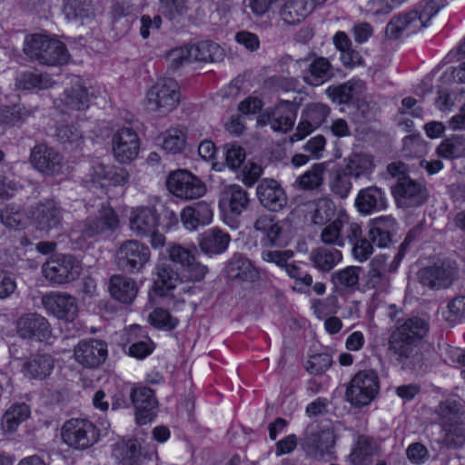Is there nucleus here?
I'll return each instance as SVG.
<instances>
[{
	"label": "nucleus",
	"mask_w": 465,
	"mask_h": 465,
	"mask_svg": "<svg viewBox=\"0 0 465 465\" xmlns=\"http://www.w3.org/2000/svg\"><path fill=\"white\" fill-rule=\"evenodd\" d=\"M169 260L178 266L179 272H174L169 266L159 262L155 268V279L153 281V292L159 296H172L173 291L179 289L185 291L181 286L186 282L202 281L208 270L196 261L192 252L180 244H169L166 249Z\"/></svg>",
	"instance_id": "1"
},
{
	"label": "nucleus",
	"mask_w": 465,
	"mask_h": 465,
	"mask_svg": "<svg viewBox=\"0 0 465 465\" xmlns=\"http://www.w3.org/2000/svg\"><path fill=\"white\" fill-rule=\"evenodd\" d=\"M428 331L426 318H409L391 334L390 349L398 355L400 361L410 360V364L412 365V358L417 354V345Z\"/></svg>",
	"instance_id": "2"
},
{
	"label": "nucleus",
	"mask_w": 465,
	"mask_h": 465,
	"mask_svg": "<svg viewBox=\"0 0 465 465\" xmlns=\"http://www.w3.org/2000/svg\"><path fill=\"white\" fill-rule=\"evenodd\" d=\"M24 52L32 59L46 65H61L69 60L64 45L58 39L44 34L26 35L24 40Z\"/></svg>",
	"instance_id": "3"
},
{
	"label": "nucleus",
	"mask_w": 465,
	"mask_h": 465,
	"mask_svg": "<svg viewBox=\"0 0 465 465\" xmlns=\"http://www.w3.org/2000/svg\"><path fill=\"white\" fill-rule=\"evenodd\" d=\"M180 101L178 83L172 78L158 79L146 92L145 102L148 109L161 116L174 110Z\"/></svg>",
	"instance_id": "4"
},
{
	"label": "nucleus",
	"mask_w": 465,
	"mask_h": 465,
	"mask_svg": "<svg viewBox=\"0 0 465 465\" xmlns=\"http://www.w3.org/2000/svg\"><path fill=\"white\" fill-rule=\"evenodd\" d=\"M120 224V218L109 204L101 203L97 204V210L90 214L81 229V236L75 233L71 234L72 240H83L86 242L89 239L96 240L114 232Z\"/></svg>",
	"instance_id": "5"
},
{
	"label": "nucleus",
	"mask_w": 465,
	"mask_h": 465,
	"mask_svg": "<svg viewBox=\"0 0 465 465\" xmlns=\"http://www.w3.org/2000/svg\"><path fill=\"white\" fill-rule=\"evenodd\" d=\"M388 172L392 177L397 178L392 193L399 206L411 207L422 203L426 198L425 190L423 186L406 176L407 168L403 163H391Z\"/></svg>",
	"instance_id": "6"
},
{
	"label": "nucleus",
	"mask_w": 465,
	"mask_h": 465,
	"mask_svg": "<svg viewBox=\"0 0 465 465\" xmlns=\"http://www.w3.org/2000/svg\"><path fill=\"white\" fill-rule=\"evenodd\" d=\"M129 175L125 170L106 166L99 161H94L84 183L90 188H101L109 198H114L118 193H114L112 188H119L120 193L123 194V187L127 183Z\"/></svg>",
	"instance_id": "7"
},
{
	"label": "nucleus",
	"mask_w": 465,
	"mask_h": 465,
	"mask_svg": "<svg viewBox=\"0 0 465 465\" xmlns=\"http://www.w3.org/2000/svg\"><path fill=\"white\" fill-rule=\"evenodd\" d=\"M62 96L54 101V107L62 114H72L74 112L84 111L89 107V92L85 82L78 75L67 77Z\"/></svg>",
	"instance_id": "8"
},
{
	"label": "nucleus",
	"mask_w": 465,
	"mask_h": 465,
	"mask_svg": "<svg viewBox=\"0 0 465 465\" xmlns=\"http://www.w3.org/2000/svg\"><path fill=\"white\" fill-rule=\"evenodd\" d=\"M361 233V226L352 222L343 207L338 208L337 217L326 223L321 238L324 243L342 247L345 240H356Z\"/></svg>",
	"instance_id": "9"
},
{
	"label": "nucleus",
	"mask_w": 465,
	"mask_h": 465,
	"mask_svg": "<svg viewBox=\"0 0 465 465\" xmlns=\"http://www.w3.org/2000/svg\"><path fill=\"white\" fill-rule=\"evenodd\" d=\"M149 247L138 240H127L120 244L115 261L120 269L129 273H140L150 262Z\"/></svg>",
	"instance_id": "10"
},
{
	"label": "nucleus",
	"mask_w": 465,
	"mask_h": 465,
	"mask_svg": "<svg viewBox=\"0 0 465 465\" xmlns=\"http://www.w3.org/2000/svg\"><path fill=\"white\" fill-rule=\"evenodd\" d=\"M440 428L444 433L440 441L454 447L465 442V430L460 421V407L456 401H448L440 405Z\"/></svg>",
	"instance_id": "11"
},
{
	"label": "nucleus",
	"mask_w": 465,
	"mask_h": 465,
	"mask_svg": "<svg viewBox=\"0 0 465 465\" xmlns=\"http://www.w3.org/2000/svg\"><path fill=\"white\" fill-rule=\"evenodd\" d=\"M166 187L173 195L183 200L198 199L206 193L205 183L184 169L171 172L166 179Z\"/></svg>",
	"instance_id": "12"
},
{
	"label": "nucleus",
	"mask_w": 465,
	"mask_h": 465,
	"mask_svg": "<svg viewBox=\"0 0 465 465\" xmlns=\"http://www.w3.org/2000/svg\"><path fill=\"white\" fill-rule=\"evenodd\" d=\"M249 196L245 190L238 184H229L223 188L218 207L223 221L229 226L234 225V220L240 216L249 205Z\"/></svg>",
	"instance_id": "13"
},
{
	"label": "nucleus",
	"mask_w": 465,
	"mask_h": 465,
	"mask_svg": "<svg viewBox=\"0 0 465 465\" xmlns=\"http://www.w3.org/2000/svg\"><path fill=\"white\" fill-rule=\"evenodd\" d=\"M254 229L263 248L285 247L292 239L288 224L268 215L258 218Z\"/></svg>",
	"instance_id": "14"
},
{
	"label": "nucleus",
	"mask_w": 465,
	"mask_h": 465,
	"mask_svg": "<svg viewBox=\"0 0 465 465\" xmlns=\"http://www.w3.org/2000/svg\"><path fill=\"white\" fill-rule=\"evenodd\" d=\"M62 439L72 448L84 450L98 440V434L91 421L84 419H72L64 424Z\"/></svg>",
	"instance_id": "15"
},
{
	"label": "nucleus",
	"mask_w": 465,
	"mask_h": 465,
	"mask_svg": "<svg viewBox=\"0 0 465 465\" xmlns=\"http://www.w3.org/2000/svg\"><path fill=\"white\" fill-rule=\"evenodd\" d=\"M378 391L376 374L372 371H360L351 379L346 390V399L354 406H365L372 401Z\"/></svg>",
	"instance_id": "16"
},
{
	"label": "nucleus",
	"mask_w": 465,
	"mask_h": 465,
	"mask_svg": "<svg viewBox=\"0 0 465 465\" xmlns=\"http://www.w3.org/2000/svg\"><path fill=\"white\" fill-rule=\"evenodd\" d=\"M46 280L54 283L74 281L80 274V263L71 255L59 254L50 258L42 268Z\"/></svg>",
	"instance_id": "17"
},
{
	"label": "nucleus",
	"mask_w": 465,
	"mask_h": 465,
	"mask_svg": "<svg viewBox=\"0 0 465 465\" xmlns=\"http://www.w3.org/2000/svg\"><path fill=\"white\" fill-rule=\"evenodd\" d=\"M124 215L128 219L129 229L137 236H148L159 226V215L153 204L126 207Z\"/></svg>",
	"instance_id": "18"
},
{
	"label": "nucleus",
	"mask_w": 465,
	"mask_h": 465,
	"mask_svg": "<svg viewBox=\"0 0 465 465\" xmlns=\"http://www.w3.org/2000/svg\"><path fill=\"white\" fill-rule=\"evenodd\" d=\"M290 67L294 72L299 70L303 80L312 86L322 85L331 75V64L323 57L308 58L299 61L290 59Z\"/></svg>",
	"instance_id": "19"
},
{
	"label": "nucleus",
	"mask_w": 465,
	"mask_h": 465,
	"mask_svg": "<svg viewBox=\"0 0 465 465\" xmlns=\"http://www.w3.org/2000/svg\"><path fill=\"white\" fill-rule=\"evenodd\" d=\"M112 151L114 159L121 163L133 162L140 152V139L131 128L118 130L112 138Z\"/></svg>",
	"instance_id": "20"
},
{
	"label": "nucleus",
	"mask_w": 465,
	"mask_h": 465,
	"mask_svg": "<svg viewBox=\"0 0 465 465\" xmlns=\"http://www.w3.org/2000/svg\"><path fill=\"white\" fill-rule=\"evenodd\" d=\"M297 114V104L290 101H282L272 113L265 112L257 119V124H270L275 132L286 133L292 129Z\"/></svg>",
	"instance_id": "21"
},
{
	"label": "nucleus",
	"mask_w": 465,
	"mask_h": 465,
	"mask_svg": "<svg viewBox=\"0 0 465 465\" xmlns=\"http://www.w3.org/2000/svg\"><path fill=\"white\" fill-rule=\"evenodd\" d=\"M107 355V344L96 339L81 341L74 350V360L86 368L100 366L105 361Z\"/></svg>",
	"instance_id": "22"
},
{
	"label": "nucleus",
	"mask_w": 465,
	"mask_h": 465,
	"mask_svg": "<svg viewBox=\"0 0 465 465\" xmlns=\"http://www.w3.org/2000/svg\"><path fill=\"white\" fill-rule=\"evenodd\" d=\"M330 114V109L323 104H310L304 108L296 132L291 136V142L302 140L320 127Z\"/></svg>",
	"instance_id": "23"
},
{
	"label": "nucleus",
	"mask_w": 465,
	"mask_h": 465,
	"mask_svg": "<svg viewBox=\"0 0 465 465\" xmlns=\"http://www.w3.org/2000/svg\"><path fill=\"white\" fill-rule=\"evenodd\" d=\"M42 303L48 313L67 322L74 321L78 314L74 297L64 292H50L43 296Z\"/></svg>",
	"instance_id": "24"
},
{
	"label": "nucleus",
	"mask_w": 465,
	"mask_h": 465,
	"mask_svg": "<svg viewBox=\"0 0 465 465\" xmlns=\"http://www.w3.org/2000/svg\"><path fill=\"white\" fill-rule=\"evenodd\" d=\"M30 163L36 171L46 175H56L62 173L64 168L60 154L43 143L32 149Z\"/></svg>",
	"instance_id": "25"
},
{
	"label": "nucleus",
	"mask_w": 465,
	"mask_h": 465,
	"mask_svg": "<svg viewBox=\"0 0 465 465\" xmlns=\"http://www.w3.org/2000/svg\"><path fill=\"white\" fill-rule=\"evenodd\" d=\"M16 332L23 339L48 341L51 331L48 322L36 313L22 315L15 322Z\"/></svg>",
	"instance_id": "26"
},
{
	"label": "nucleus",
	"mask_w": 465,
	"mask_h": 465,
	"mask_svg": "<svg viewBox=\"0 0 465 465\" xmlns=\"http://www.w3.org/2000/svg\"><path fill=\"white\" fill-rule=\"evenodd\" d=\"M456 268L450 261L434 263L420 272V282L430 288L440 289L449 287L454 279Z\"/></svg>",
	"instance_id": "27"
},
{
	"label": "nucleus",
	"mask_w": 465,
	"mask_h": 465,
	"mask_svg": "<svg viewBox=\"0 0 465 465\" xmlns=\"http://www.w3.org/2000/svg\"><path fill=\"white\" fill-rule=\"evenodd\" d=\"M131 399L135 410L136 420L139 424H146L156 416L157 401L153 391L145 387L133 390Z\"/></svg>",
	"instance_id": "28"
},
{
	"label": "nucleus",
	"mask_w": 465,
	"mask_h": 465,
	"mask_svg": "<svg viewBox=\"0 0 465 465\" xmlns=\"http://www.w3.org/2000/svg\"><path fill=\"white\" fill-rule=\"evenodd\" d=\"M257 196L262 205L272 212L282 210L287 203L285 192L272 179H264L259 183Z\"/></svg>",
	"instance_id": "29"
},
{
	"label": "nucleus",
	"mask_w": 465,
	"mask_h": 465,
	"mask_svg": "<svg viewBox=\"0 0 465 465\" xmlns=\"http://www.w3.org/2000/svg\"><path fill=\"white\" fill-rule=\"evenodd\" d=\"M180 217L183 226L192 232L210 224L213 219V212L209 203L200 202L184 207Z\"/></svg>",
	"instance_id": "30"
},
{
	"label": "nucleus",
	"mask_w": 465,
	"mask_h": 465,
	"mask_svg": "<svg viewBox=\"0 0 465 465\" xmlns=\"http://www.w3.org/2000/svg\"><path fill=\"white\" fill-rule=\"evenodd\" d=\"M354 205L359 213L369 215L374 212L385 210L387 208V200L381 189L376 186H370L359 191Z\"/></svg>",
	"instance_id": "31"
},
{
	"label": "nucleus",
	"mask_w": 465,
	"mask_h": 465,
	"mask_svg": "<svg viewBox=\"0 0 465 465\" xmlns=\"http://www.w3.org/2000/svg\"><path fill=\"white\" fill-rule=\"evenodd\" d=\"M109 292L111 296L123 304H132L139 292L135 280L124 275H114L110 279Z\"/></svg>",
	"instance_id": "32"
},
{
	"label": "nucleus",
	"mask_w": 465,
	"mask_h": 465,
	"mask_svg": "<svg viewBox=\"0 0 465 465\" xmlns=\"http://www.w3.org/2000/svg\"><path fill=\"white\" fill-rule=\"evenodd\" d=\"M231 242L230 235L219 228H211L199 236V247L208 255H217L224 252Z\"/></svg>",
	"instance_id": "33"
},
{
	"label": "nucleus",
	"mask_w": 465,
	"mask_h": 465,
	"mask_svg": "<svg viewBox=\"0 0 465 465\" xmlns=\"http://www.w3.org/2000/svg\"><path fill=\"white\" fill-rule=\"evenodd\" d=\"M424 27L419 17L418 11L412 10L394 17L386 27V34L391 38L401 35H411Z\"/></svg>",
	"instance_id": "34"
},
{
	"label": "nucleus",
	"mask_w": 465,
	"mask_h": 465,
	"mask_svg": "<svg viewBox=\"0 0 465 465\" xmlns=\"http://www.w3.org/2000/svg\"><path fill=\"white\" fill-rule=\"evenodd\" d=\"M61 210L53 201L41 204L33 213V221L36 228L45 233L57 229L61 224Z\"/></svg>",
	"instance_id": "35"
},
{
	"label": "nucleus",
	"mask_w": 465,
	"mask_h": 465,
	"mask_svg": "<svg viewBox=\"0 0 465 465\" xmlns=\"http://www.w3.org/2000/svg\"><path fill=\"white\" fill-rule=\"evenodd\" d=\"M375 167L373 157L366 153H352L344 159V173L355 179L369 177Z\"/></svg>",
	"instance_id": "36"
},
{
	"label": "nucleus",
	"mask_w": 465,
	"mask_h": 465,
	"mask_svg": "<svg viewBox=\"0 0 465 465\" xmlns=\"http://www.w3.org/2000/svg\"><path fill=\"white\" fill-rule=\"evenodd\" d=\"M157 144L167 153H182L187 145L186 131L181 126L171 127L161 133Z\"/></svg>",
	"instance_id": "37"
},
{
	"label": "nucleus",
	"mask_w": 465,
	"mask_h": 465,
	"mask_svg": "<svg viewBox=\"0 0 465 465\" xmlns=\"http://www.w3.org/2000/svg\"><path fill=\"white\" fill-rule=\"evenodd\" d=\"M54 368V360L47 354L32 356L23 365L25 377L35 380H44L50 376Z\"/></svg>",
	"instance_id": "38"
},
{
	"label": "nucleus",
	"mask_w": 465,
	"mask_h": 465,
	"mask_svg": "<svg viewBox=\"0 0 465 465\" xmlns=\"http://www.w3.org/2000/svg\"><path fill=\"white\" fill-rule=\"evenodd\" d=\"M128 341L132 342L128 349L131 357L142 360L150 355L153 351V344L151 340L144 335L143 329L139 325H132L127 331Z\"/></svg>",
	"instance_id": "39"
},
{
	"label": "nucleus",
	"mask_w": 465,
	"mask_h": 465,
	"mask_svg": "<svg viewBox=\"0 0 465 465\" xmlns=\"http://www.w3.org/2000/svg\"><path fill=\"white\" fill-rule=\"evenodd\" d=\"M364 89L361 80H351L343 84L329 86L325 93L334 103L346 104L356 98Z\"/></svg>",
	"instance_id": "40"
},
{
	"label": "nucleus",
	"mask_w": 465,
	"mask_h": 465,
	"mask_svg": "<svg viewBox=\"0 0 465 465\" xmlns=\"http://www.w3.org/2000/svg\"><path fill=\"white\" fill-rule=\"evenodd\" d=\"M312 2L307 0H291L282 8L280 15L288 25L303 21L313 10Z\"/></svg>",
	"instance_id": "41"
},
{
	"label": "nucleus",
	"mask_w": 465,
	"mask_h": 465,
	"mask_svg": "<svg viewBox=\"0 0 465 465\" xmlns=\"http://www.w3.org/2000/svg\"><path fill=\"white\" fill-rule=\"evenodd\" d=\"M30 413L29 406L25 403L12 404L2 417L1 429L6 433L15 431L29 418Z\"/></svg>",
	"instance_id": "42"
},
{
	"label": "nucleus",
	"mask_w": 465,
	"mask_h": 465,
	"mask_svg": "<svg viewBox=\"0 0 465 465\" xmlns=\"http://www.w3.org/2000/svg\"><path fill=\"white\" fill-rule=\"evenodd\" d=\"M393 226L394 221L388 217L375 219L370 227V240L378 247H386L391 242V231Z\"/></svg>",
	"instance_id": "43"
},
{
	"label": "nucleus",
	"mask_w": 465,
	"mask_h": 465,
	"mask_svg": "<svg viewBox=\"0 0 465 465\" xmlns=\"http://www.w3.org/2000/svg\"><path fill=\"white\" fill-rule=\"evenodd\" d=\"M228 277L242 281L252 282L258 278V272L251 261L242 256H234L227 267Z\"/></svg>",
	"instance_id": "44"
},
{
	"label": "nucleus",
	"mask_w": 465,
	"mask_h": 465,
	"mask_svg": "<svg viewBox=\"0 0 465 465\" xmlns=\"http://www.w3.org/2000/svg\"><path fill=\"white\" fill-rule=\"evenodd\" d=\"M193 63L219 62L224 57L223 49L213 42H202L190 45Z\"/></svg>",
	"instance_id": "45"
},
{
	"label": "nucleus",
	"mask_w": 465,
	"mask_h": 465,
	"mask_svg": "<svg viewBox=\"0 0 465 465\" xmlns=\"http://www.w3.org/2000/svg\"><path fill=\"white\" fill-rule=\"evenodd\" d=\"M339 207L330 199H320L313 204V210L311 213L312 222L318 225L328 223L337 217Z\"/></svg>",
	"instance_id": "46"
},
{
	"label": "nucleus",
	"mask_w": 465,
	"mask_h": 465,
	"mask_svg": "<svg viewBox=\"0 0 465 465\" xmlns=\"http://www.w3.org/2000/svg\"><path fill=\"white\" fill-rule=\"evenodd\" d=\"M311 260L321 271H330L342 260V254L339 250L319 248L311 252Z\"/></svg>",
	"instance_id": "47"
},
{
	"label": "nucleus",
	"mask_w": 465,
	"mask_h": 465,
	"mask_svg": "<svg viewBox=\"0 0 465 465\" xmlns=\"http://www.w3.org/2000/svg\"><path fill=\"white\" fill-rule=\"evenodd\" d=\"M326 170V163L313 164L308 171L297 178L296 183L298 187L304 190L318 188L323 183Z\"/></svg>",
	"instance_id": "48"
},
{
	"label": "nucleus",
	"mask_w": 465,
	"mask_h": 465,
	"mask_svg": "<svg viewBox=\"0 0 465 465\" xmlns=\"http://www.w3.org/2000/svg\"><path fill=\"white\" fill-rule=\"evenodd\" d=\"M63 13L68 21L83 20L93 15L90 0H63Z\"/></svg>",
	"instance_id": "49"
},
{
	"label": "nucleus",
	"mask_w": 465,
	"mask_h": 465,
	"mask_svg": "<svg viewBox=\"0 0 465 465\" xmlns=\"http://www.w3.org/2000/svg\"><path fill=\"white\" fill-rule=\"evenodd\" d=\"M15 85L20 90H43L53 85L48 75L27 72L19 74Z\"/></svg>",
	"instance_id": "50"
},
{
	"label": "nucleus",
	"mask_w": 465,
	"mask_h": 465,
	"mask_svg": "<svg viewBox=\"0 0 465 465\" xmlns=\"http://www.w3.org/2000/svg\"><path fill=\"white\" fill-rule=\"evenodd\" d=\"M386 256L380 255L371 262V268L365 277V286L368 289L377 288L387 282Z\"/></svg>",
	"instance_id": "51"
},
{
	"label": "nucleus",
	"mask_w": 465,
	"mask_h": 465,
	"mask_svg": "<svg viewBox=\"0 0 465 465\" xmlns=\"http://www.w3.org/2000/svg\"><path fill=\"white\" fill-rule=\"evenodd\" d=\"M436 153L438 156L448 160L465 156V140L459 136L444 139Z\"/></svg>",
	"instance_id": "52"
},
{
	"label": "nucleus",
	"mask_w": 465,
	"mask_h": 465,
	"mask_svg": "<svg viewBox=\"0 0 465 465\" xmlns=\"http://www.w3.org/2000/svg\"><path fill=\"white\" fill-rule=\"evenodd\" d=\"M372 448L371 440L359 436L349 457L351 465H367L371 461Z\"/></svg>",
	"instance_id": "53"
},
{
	"label": "nucleus",
	"mask_w": 465,
	"mask_h": 465,
	"mask_svg": "<svg viewBox=\"0 0 465 465\" xmlns=\"http://www.w3.org/2000/svg\"><path fill=\"white\" fill-rule=\"evenodd\" d=\"M407 0H364L363 10L367 15L379 17L388 15Z\"/></svg>",
	"instance_id": "54"
},
{
	"label": "nucleus",
	"mask_w": 465,
	"mask_h": 465,
	"mask_svg": "<svg viewBox=\"0 0 465 465\" xmlns=\"http://www.w3.org/2000/svg\"><path fill=\"white\" fill-rule=\"evenodd\" d=\"M112 15L120 18L139 12L146 5V0H113Z\"/></svg>",
	"instance_id": "55"
},
{
	"label": "nucleus",
	"mask_w": 465,
	"mask_h": 465,
	"mask_svg": "<svg viewBox=\"0 0 465 465\" xmlns=\"http://www.w3.org/2000/svg\"><path fill=\"white\" fill-rule=\"evenodd\" d=\"M350 177L348 174H345L344 169L335 171L330 182L331 190L340 197L346 198L352 188Z\"/></svg>",
	"instance_id": "56"
},
{
	"label": "nucleus",
	"mask_w": 465,
	"mask_h": 465,
	"mask_svg": "<svg viewBox=\"0 0 465 465\" xmlns=\"http://www.w3.org/2000/svg\"><path fill=\"white\" fill-rule=\"evenodd\" d=\"M169 64L176 69L180 66L193 64L190 45L174 48L167 55Z\"/></svg>",
	"instance_id": "57"
},
{
	"label": "nucleus",
	"mask_w": 465,
	"mask_h": 465,
	"mask_svg": "<svg viewBox=\"0 0 465 465\" xmlns=\"http://www.w3.org/2000/svg\"><path fill=\"white\" fill-rule=\"evenodd\" d=\"M150 323L159 329L172 330L178 324L177 319L172 317L167 311L156 309L149 314Z\"/></svg>",
	"instance_id": "58"
},
{
	"label": "nucleus",
	"mask_w": 465,
	"mask_h": 465,
	"mask_svg": "<svg viewBox=\"0 0 465 465\" xmlns=\"http://www.w3.org/2000/svg\"><path fill=\"white\" fill-rule=\"evenodd\" d=\"M360 268L356 266H349L336 272L332 275V281L335 284H341L346 287H353L359 282Z\"/></svg>",
	"instance_id": "59"
},
{
	"label": "nucleus",
	"mask_w": 465,
	"mask_h": 465,
	"mask_svg": "<svg viewBox=\"0 0 465 465\" xmlns=\"http://www.w3.org/2000/svg\"><path fill=\"white\" fill-rule=\"evenodd\" d=\"M162 25V18L160 15L150 16L143 15L140 18V35L143 39L154 35Z\"/></svg>",
	"instance_id": "60"
},
{
	"label": "nucleus",
	"mask_w": 465,
	"mask_h": 465,
	"mask_svg": "<svg viewBox=\"0 0 465 465\" xmlns=\"http://www.w3.org/2000/svg\"><path fill=\"white\" fill-rule=\"evenodd\" d=\"M442 314L445 320L450 323L460 317H465V296L457 297L450 301Z\"/></svg>",
	"instance_id": "61"
},
{
	"label": "nucleus",
	"mask_w": 465,
	"mask_h": 465,
	"mask_svg": "<svg viewBox=\"0 0 465 465\" xmlns=\"http://www.w3.org/2000/svg\"><path fill=\"white\" fill-rule=\"evenodd\" d=\"M440 9V0H424L420 3L416 10L423 26H426V24L438 14Z\"/></svg>",
	"instance_id": "62"
},
{
	"label": "nucleus",
	"mask_w": 465,
	"mask_h": 465,
	"mask_svg": "<svg viewBox=\"0 0 465 465\" xmlns=\"http://www.w3.org/2000/svg\"><path fill=\"white\" fill-rule=\"evenodd\" d=\"M244 159L245 152L241 146L231 144L226 147L225 161L230 169H238L243 163Z\"/></svg>",
	"instance_id": "63"
},
{
	"label": "nucleus",
	"mask_w": 465,
	"mask_h": 465,
	"mask_svg": "<svg viewBox=\"0 0 465 465\" xmlns=\"http://www.w3.org/2000/svg\"><path fill=\"white\" fill-rule=\"evenodd\" d=\"M28 112L21 106H14L0 112V124L6 125H15L24 119Z\"/></svg>",
	"instance_id": "64"
}]
</instances>
